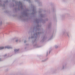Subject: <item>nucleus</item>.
<instances>
[{"mask_svg":"<svg viewBox=\"0 0 75 75\" xmlns=\"http://www.w3.org/2000/svg\"><path fill=\"white\" fill-rule=\"evenodd\" d=\"M5 48H8V49H9L10 48H11V47H8V46H7V47H5Z\"/></svg>","mask_w":75,"mask_h":75,"instance_id":"nucleus-1","label":"nucleus"},{"mask_svg":"<svg viewBox=\"0 0 75 75\" xmlns=\"http://www.w3.org/2000/svg\"><path fill=\"white\" fill-rule=\"evenodd\" d=\"M4 47H0V50H3V49H4Z\"/></svg>","mask_w":75,"mask_h":75,"instance_id":"nucleus-2","label":"nucleus"},{"mask_svg":"<svg viewBox=\"0 0 75 75\" xmlns=\"http://www.w3.org/2000/svg\"><path fill=\"white\" fill-rule=\"evenodd\" d=\"M18 49H15V50H14V51H18Z\"/></svg>","mask_w":75,"mask_h":75,"instance_id":"nucleus-3","label":"nucleus"},{"mask_svg":"<svg viewBox=\"0 0 75 75\" xmlns=\"http://www.w3.org/2000/svg\"><path fill=\"white\" fill-rule=\"evenodd\" d=\"M18 41V40H16V42H17Z\"/></svg>","mask_w":75,"mask_h":75,"instance_id":"nucleus-4","label":"nucleus"}]
</instances>
